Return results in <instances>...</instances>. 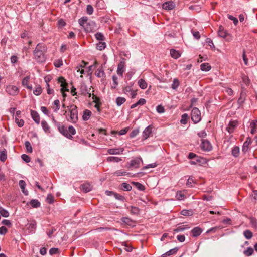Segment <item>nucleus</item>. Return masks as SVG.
Listing matches in <instances>:
<instances>
[{
  "mask_svg": "<svg viewBox=\"0 0 257 257\" xmlns=\"http://www.w3.org/2000/svg\"><path fill=\"white\" fill-rule=\"evenodd\" d=\"M47 47L43 43H39L33 51L34 59L38 62H43L45 60V53L46 52Z\"/></svg>",
  "mask_w": 257,
  "mask_h": 257,
  "instance_id": "nucleus-1",
  "label": "nucleus"
},
{
  "mask_svg": "<svg viewBox=\"0 0 257 257\" xmlns=\"http://www.w3.org/2000/svg\"><path fill=\"white\" fill-rule=\"evenodd\" d=\"M68 108H69L70 116L67 118V120L72 123H76L78 119L77 106L75 105H71L68 106Z\"/></svg>",
  "mask_w": 257,
  "mask_h": 257,
  "instance_id": "nucleus-2",
  "label": "nucleus"
},
{
  "mask_svg": "<svg viewBox=\"0 0 257 257\" xmlns=\"http://www.w3.org/2000/svg\"><path fill=\"white\" fill-rule=\"evenodd\" d=\"M52 120L53 122L57 126L59 131L63 134L65 137H67L68 139H72L73 137L71 136L68 133L67 130V128L65 127L64 125H61L59 123H58L54 118V117L52 116Z\"/></svg>",
  "mask_w": 257,
  "mask_h": 257,
  "instance_id": "nucleus-3",
  "label": "nucleus"
},
{
  "mask_svg": "<svg viewBox=\"0 0 257 257\" xmlns=\"http://www.w3.org/2000/svg\"><path fill=\"white\" fill-rule=\"evenodd\" d=\"M191 115V119L195 123L199 122L201 119V112L199 109L196 107L192 109Z\"/></svg>",
  "mask_w": 257,
  "mask_h": 257,
  "instance_id": "nucleus-4",
  "label": "nucleus"
},
{
  "mask_svg": "<svg viewBox=\"0 0 257 257\" xmlns=\"http://www.w3.org/2000/svg\"><path fill=\"white\" fill-rule=\"evenodd\" d=\"M6 91L11 95H16L19 93V89L16 86L9 85L6 87Z\"/></svg>",
  "mask_w": 257,
  "mask_h": 257,
  "instance_id": "nucleus-5",
  "label": "nucleus"
},
{
  "mask_svg": "<svg viewBox=\"0 0 257 257\" xmlns=\"http://www.w3.org/2000/svg\"><path fill=\"white\" fill-rule=\"evenodd\" d=\"M143 162L142 158L140 157H137L133 159L131 161L128 168L132 167L138 168L140 166V162Z\"/></svg>",
  "mask_w": 257,
  "mask_h": 257,
  "instance_id": "nucleus-6",
  "label": "nucleus"
},
{
  "mask_svg": "<svg viewBox=\"0 0 257 257\" xmlns=\"http://www.w3.org/2000/svg\"><path fill=\"white\" fill-rule=\"evenodd\" d=\"M87 20L88 18L87 17H83L79 19L78 22L79 25L82 26L86 32H89L91 31V29L89 28L87 25L86 26H84L85 24L87 23Z\"/></svg>",
  "mask_w": 257,
  "mask_h": 257,
  "instance_id": "nucleus-7",
  "label": "nucleus"
},
{
  "mask_svg": "<svg viewBox=\"0 0 257 257\" xmlns=\"http://www.w3.org/2000/svg\"><path fill=\"white\" fill-rule=\"evenodd\" d=\"M200 146L201 149L204 151H209L212 149V146L211 144L207 140H202Z\"/></svg>",
  "mask_w": 257,
  "mask_h": 257,
  "instance_id": "nucleus-8",
  "label": "nucleus"
},
{
  "mask_svg": "<svg viewBox=\"0 0 257 257\" xmlns=\"http://www.w3.org/2000/svg\"><path fill=\"white\" fill-rule=\"evenodd\" d=\"M238 125V121L237 120L230 121L226 127V130L229 133H232L234 132L235 127Z\"/></svg>",
  "mask_w": 257,
  "mask_h": 257,
  "instance_id": "nucleus-9",
  "label": "nucleus"
},
{
  "mask_svg": "<svg viewBox=\"0 0 257 257\" xmlns=\"http://www.w3.org/2000/svg\"><path fill=\"white\" fill-rule=\"evenodd\" d=\"M175 7V4L171 1L166 2L163 4L162 8L166 10H171Z\"/></svg>",
  "mask_w": 257,
  "mask_h": 257,
  "instance_id": "nucleus-10",
  "label": "nucleus"
},
{
  "mask_svg": "<svg viewBox=\"0 0 257 257\" xmlns=\"http://www.w3.org/2000/svg\"><path fill=\"white\" fill-rule=\"evenodd\" d=\"M125 62L121 61L117 66V73L118 75L122 76L124 71Z\"/></svg>",
  "mask_w": 257,
  "mask_h": 257,
  "instance_id": "nucleus-11",
  "label": "nucleus"
},
{
  "mask_svg": "<svg viewBox=\"0 0 257 257\" xmlns=\"http://www.w3.org/2000/svg\"><path fill=\"white\" fill-rule=\"evenodd\" d=\"M218 36L220 37L224 38H227L229 36V34L224 30V27L222 26H220L218 31Z\"/></svg>",
  "mask_w": 257,
  "mask_h": 257,
  "instance_id": "nucleus-12",
  "label": "nucleus"
},
{
  "mask_svg": "<svg viewBox=\"0 0 257 257\" xmlns=\"http://www.w3.org/2000/svg\"><path fill=\"white\" fill-rule=\"evenodd\" d=\"M252 141L250 137H247L246 140L244 143L242 150L244 152H246L248 150L249 146L251 143Z\"/></svg>",
  "mask_w": 257,
  "mask_h": 257,
  "instance_id": "nucleus-13",
  "label": "nucleus"
},
{
  "mask_svg": "<svg viewBox=\"0 0 257 257\" xmlns=\"http://www.w3.org/2000/svg\"><path fill=\"white\" fill-rule=\"evenodd\" d=\"M123 151V149L121 148H112V149H109L107 150L108 153L111 155H114V154H122Z\"/></svg>",
  "mask_w": 257,
  "mask_h": 257,
  "instance_id": "nucleus-14",
  "label": "nucleus"
},
{
  "mask_svg": "<svg viewBox=\"0 0 257 257\" xmlns=\"http://www.w3.org/2000/svg\"><path fill=\"white\" fill-rule=\"evenodd\" d=\"M152 127L151 125L147 126L143 132V137L144 139H147L152 133Z\"/></svg>",
  "mask_w": 257,
  "mask_h": 257,
  "instance_id": "nucleus-15",
  "label": "nucleus"
},
{
  "mask_svg": "<svg viewBox=\"0 0 257 257\" xmlns=\"http://www.w3.org/2000/svg\"><path fill=\"white\" fill-rule=\"evenodd\" d=\"M31 114L33 120L37 124L40 123V116L39 114L34 110H31Z\"/></svg>",
  "mask_w": 257,
  "mask_h": 257,
  "instance_id": "nucleus-16",
  "label": "nucleus"
},
{
  "mask_svg": "<svg viewBox=\"0 0 257 257\" xmlns=\"http://www.w3.org/2000/svg\"><path fill=\"white\" fill-rule=\"evenodd\" d=\"M202 232V229L199 227H196L191 230V233L193 237H197L199 236Z\"/></svg>",
  "mask_w": 257,
  "mask_h": 257,
  "instance_id": "nucleus-17",
  "label": "nucleus"
},
{
  "mask_svg": "<svg viewBox=\"0 0 257 257\" xmlns=\"http://www.w3.org/2000/svg\"><path fill=\"white\" fill-rule=\"evenodd\" d=\"M29 80H30V76H28L24 77L22 80V84L23 86H25L28 89L31 90L32 89V85H28Z\"/></svg>",
  "mask_w": 257,
  "mask_h": 257,
  "instance_id": "nucleus-18",
  "label": "nucleus"
},
{
  "mask_svg": "<svg viewBox=\"0 0 257 257\" xmlns=\"http://www.w3.org/2000/svg\"><path fill=\"white\" fill-rule=\"evenodd\" d=\"M80 189L85 193H87L91 190V187L89 184L85 183L80 186Z\"/></svg>",
  "mask_w": 257,
  "mask_h": 257,
  "instance_id": "nucleus-19",
  "label": "nucleus"
},
{
  "mask_svg": "<svg viewBox=\"0 0 257 257\" xmlns=\"http://www.w3.org/2000/svg\"><path fill=\"white\" fill-rule=\"evenodd\" d=\"M91 112L90 110L86 109L83 111L82 119L84 121L88 120L91 115Z\"/></svg>",
  "mask_w": 257,
  "mask_h": 257,
  "instance_id": "nucleus-20",
  "label": "nucleus"
},
{
  "mask_svg": "<svg viewBox=\"0 0 257 257\" xmlns=\"http://www.w3.org/2000/svg\"><path fill=\"white\" fill-rule=\"evenodd\" d=\"M178 250V247H175L173 249H170L167 252L164 253L162 255L163 257H166L167 256H170L171 255L175 254Z\"/></svg>",
  "mask_w": 257,
  "mask_h": 257,
  "instance_id": "nucleus-21",
  "label": "nucleus"
},
{
  "mask_svg": "<svg viewBox=\"0 0 257 257\" xmlns=\"http://www.w3.org/2000/svg\"><path fill=\"white\" fill-rule=\"evenodd\" d=\"M250 126L251 127V133L254 134L257 131V120H253L251 121Z\"/></svg>",
  "mask_w": 257,
  "mask_h": 257,
  "instance_id": "nucleus-22",
  "label": "nucleus"
},
{
  "mask_svg": "<svg viewBox=\"0 0 257 257\" xmlns=\"http://www.w3.org/2000/svg\"><path fill=\"white\" fill-rule=\"evenodd\" d=\"M7 158V151L5 149L1 150L0 151V160L2 162H5Z\"/></svg>",
  "mask_w": 257,
  "mask_h": 257,
  "instance_id": "nucleus-23",
  "label": "nucleus"
},
{
  "mask_svg": "<svg viewBox=\"0 0 257 257\" xmlns=\"http://www.w3.org/2000/svg\"><path fill=\"white\" fill-rule=\"evenodd\" d=\"M211 67L208 63H202L200 65V69L202 71H207L211 69Z\"/></svg>",
  "mask_w": 257,
  "mask_h": 257,
  "instance_id": "nucleus-24",
  "label": "nucleus"
},
{
  "mask_svg": "<svg viewBox=\"0 0 257 257\" xmlns=\"http://www.w3.org/2000/svg\"><path fill=\"white\" fill-rule=\"evenodd\" d=\"M29 203L33 208H38L40 206V202L37 199L31 200Z\"/></svg>",
  "mask_w": 257,
  "mask_h": 257,
  "instance_id": "nucleus-25",
  "label": "nucleus"
},
{
  "mask_svg": "<svg viewBox=\"0 0 257 257\" xmlns=\"http://www.w3.org/2000/svg\"><path fill=\"white\" fill-rule=\"evenodd\" d=\"M130 173H127L126 171H123L122 170H117L113 173V175L115 176H125L129 175Z\"/></svg>",
  "mask_w": 257,
  "mask_h": 257,
  "instance_id": "nucleus-26",
  "label": "nucleus"
},
{
  "mask_svg": "<svg viewBox=\"0 0 257 257\" xmlns=\"http://www.w3.org/2000/svg\"><path fill=\"white\" fill-rule=\"evenodd\" d=\"M138 85L142 89H145L147 87V83L143 79H141L138 81Z\"/></svg>",
  "mask_w": 257,
  "mask_h": 257,
  "instance_id": "nucleus-27",
  "label": "nucleus"
},
{
  "mask_svg": "<svg viewBox=\"0 0 257 257\" xmlns=\"http://www.w3.org/2000/svg\"><path fill=\"white\" fill-rule=\"evenodd\" d=\"M58 81L61 83V86L62 87L61 91H63L64 89L67 87L66 86L67 85V83L65 82V79L63 77H61L58 78Z\"/></svg>",
  "mask_w": 257,
  "mask_h": 257,
  "instance_id": "nucleus-28",
  "label": "nucleus"
},
{
  "mask_svg": "<svg viewBox=\"0 0 257 257\" xmlns=\"http://www.w3.org/2000/svg\"><path fill=\"white\" fill-rule=\"evenodd\" d=\"M132 188V186L126 183H122L121 185V189L123 191H131Z\"/></svg>",
  "mask_w": 257,
  "mask_h": 257,
  "instance_id": "nucleus-29",
  "label": "nucleus"
},
{
  "mask_svg": "<svg viewBox=\"0 0 257 257\" xmlns=\"http://www.w3.org/2000/svg\"><path fill=\"white\" fill-rule=\"evenodd\" d=\"M170 54L171 56L175 59H177L180 56L179 52L175 49H171L170 50Z\"/></svg>",
  "mask_w": 257,
  "mask_h": 257,
  "instance_id": "nucleus-30",
  "label": "nucleus"
},
{
  "mask_svg": "<svg viewBox=\"0 0 257 257\" xmlns=\"http://www.w3.org/2000/svg\"><path fill=\"white\" fill-rule=\"evenodd\" d=\"M95 73L96 76L99 78L103 77L105 75V73L102 67L96 70Z\"/></svg>",
  "mask_w": 257,
  "mask_h": 257,
  "instance_id": "nucleus-31",
  "label": "nucleus"
},
{
  "mask_svg": "<svg viewBox=\"0 0 257 257\" xmlns=\"http://www.w3.org/2000/svg\"><path fill=\"white\" fill-rule=\"evenodd\" d=\"M246 94L244 92L242 91L240 93V97L238 100V102L239 104H241L244 103L245 100Z\"/></svg>",
  "mask_w": 257,
  "mask_h": 257,
  "instance_id": "nucleus-32",
  "label": "nucleus"
},
{
  "mask_svg": "<svg viewBox=\"0 0 257 257\" xmlns=\"http://www.w3.org/2000/svg\"><path fill=\"white\" fill-rule=\"evenodd\" d=\"M130 211L133 215H138L139 214L140 209L137 207L131 206Z\"/></svg>",
  "mask_w": 257,
  "mask_h": 257,
  "instance_id": "nucleus-33",
  "label": "nucleus"
},
{
  "mask_svg": "<svg viewBox=\"0 0 257 257\" xmlns=\"http://www.w3.org/2000/svg\"><path fill=\"white\" fill-rule=\"evenodd\" d=\"M121 160L122 159L118 157L110 156L107 158V161L108 162H118Z\"/></svg>",
  "mask_w": 257,
  "mask_h": 257,
  "instance_id": "nucleus-34",
  "label": "nucleus"
},
{
  "mask_svg": "<svg viewBox=\"0 0 257 257\" xmlns=\"http://www.w3.org/2000/svg\"><path fill=\"white\" fill-rule=\"evenodd\" d=\"M0 214L4 217H8L9 216V212L1 206H0Z\"/></svg>",
  "mask_w": 257,
  "mask_h": 257,
  "instance_id": "nucleus-35",
  "label": "nucleus"
},
{
  "mask_svg": "<svg viewBox=\"0 0 257 257\" xmlns=\"http://www.w3.org/2000/svg\"><path fill=\"white\" fill-rule=\"evenodd\" d=\"M41 125L43 129L45 132H49L50 127L46 121H45V120H43L41 122Z\"/></svg>",
  "mask_w": 257,
  "mask_h": 257,
  "instance_id": "nucleus-36",
  "label": "nucleus"
},
{
  "mask_svg": "<svg viewBox=\"0 0 257 257\" xmlns=\"http://www.w3.org/2000/svg\"><path fill=\"white\" fill-rule=\"evenodd\" d=\"M121 221L125 224L128 225H133V223H134L133 220L128 217L122 218Z\"/></svg>",
  "mask_w": 257,
  "mask_h": 257,
  "instance_id": "nucleus-37",
  "label": "nucleus"
},
{
  "mask_svg": "<svg viewBox=\"0 0 257 257\" xmlns=\"http://www.w3.org/2000/svg\"><path fill=\"white\" fill-rule=\"evenodd\" d=\"M126 101V99L124 97H118L116 99V103L118 106H120L123 104Z\"/></svg>",
  "mask_w": 257,
  "mask_h": 257,
  "instance_id": "nucleus-38",
  "label": "nucleus"
},
{
  "mask_svg": "<svg viewBox=\"0 0 257 257\" xmlns=\"http://www.w3.org/2000/svg\"><path fill=\"white\" fill-rule=\"evenodd\" d=\"M239 154V148L237 146H235L233 148L232 150V155L235 157L238 156Z\"/></svg>",
  "mask_w": 257,
  "mask_h": 257,
  "instance_id": "nucleus-39",
  "label": "nucleus"
},
{
  "mask_svg": "<svg viewBox=\"0 0 257 257\" xmlns=\"http://www.w3.org/2000/svg\"><path fill=\"white\" fill-rule=\"evenodd\" d=\"M188 119V115L186 113L183 114L181 116V119L180 120L181 123L183 124H186L187 123Z\"/></svg>",
  "mask_w": 257,
  "mask_h": 257,
  "instance_id": "nucleus-40",
  "label": "nucleus"
},
{
  "mask_svg": "<svg viewBox=\"0 0 257 257\" xmlns=\"http://www.w3.org/2000/svg\"><path fill=\"white\" fill-rule=\"evenodd\" d=\"M19 184L20 187L22 189V191L23 192V193H24L25 194L27 195V193L25 191V187L26 186L25 182L22 180H20L19 182Z\"/></svg>",
  "mask_w": 257,
  "mask_h": 257,
  "instance_id": "nucleus-41",
  "label": "nucleus"
},
{
  "mask_svg": "<svg viewBox=\"0 0 257 257\" xmlns=\"http://www.w3.org/2000/svg\"><path fill=\"white\" fill-rule=\"evenodd\" d=\"M179 86V81L177 78H175L173 80V83L171 86V88L173 89L176 90Z\"/></svg>",
  "mask_w": 257,
  "mask_h": 257,
  "instance_id": "nucleus-42",
  "label": "nucleus"
},
{
  "mask_svg": "<svg viewBox=\"0 0 257 257\" xmlns=\"http://www.w3.org/2000/svg\"><path fill=\"white\" fill-rule=\"evenodd\" d=\"M106 47V43L104 42L100 41L97 44V49L99 50H102Z\"/></svg>",
  "mask_w": 257,
  "mask_h": 257,
  "instance_id": "nucleus-43",
  "label": "nucleus"
},
{
  "mask_svg": "<svg viewBox=\"0 0 257 257\" xmlns=\"http://www.w3.org/2000/svg\"><path fill=\"white\" fill-rule=\"evenodd\" d=\"M243 234L245 238L247 239L251 238L253 236L252 233L249 230H246L244 231Z\"/></svg>",
  "mask_w": 257,
  "mask_h": 257,
  "instance_id": "nucleus-44",
  "label": "nucleus"
},
{
  "mask_svg": "<svg viewBox=\"0 0 257 257\" xmlns=\"http://www.w3.org/2000/svg\"><path fill=\"white\" fill-rule=\"evenodd\" d=\"M176 197L177 199L179 200H183L185 198V195L181 191L177 192Z\"/></svg>",
  "mask_w": 257,
  "mask_h": 257,
  "instance_id": "nucleus-45",
  "label": "nucleus"
},
{
  "mask_svg": "<svg viewBox=\"0 0 257 257\" xmlns=\"http://www.w3.org/2000/svg\"><path fill=\"white\" fill-rule=\"evenodd\" d=\"M137 188L140 191H144L145 189V186L139 182H133Z\"/></svg>",
  "mask_w": 257,
  "mask_h": 257,
  "instance_id": "nucleus-46",
  "label": "nucleus"
},
{
  "mask_svg": "<svg viewBox=\"0 0 257 257\" xmlns=\"http://www.w3.org/2000/svg\"><path fill=\"white\" fill-rule=\"evenodd\" d=\"M189 228V227H188V225L180 226H179V227H177L176 228H175L174 230V231L175 232H180V231H183L185 229Z\"/></svg>",
  "mask_w": 257,
  "mask_h": 257,
  "instance_id": "nucleus-47",
  "label": "nucleus"
},
{
  "mask_svg": "<svg viewBox=\"0 0 257 257\" xmlns=\"http://www.w3.org/2000/svg\"><path fill=\"white\" fill-rule=\"evenodd\" d=\"M25 147H26L27 152H28V153L32 152V147L31 146L30 143L29 141L25 142Z\"/></svg>",
  "mask_w": 257,
  "mask_h": 257,
  "instance_id": "nucleus-48",
  "label": "nucleus"
},
{
  "mask_svg": "<svg viewBox=\"0 0 257 257\" xmlns=\"http://www.w3.org/2000/svg\"><path fill=\"white\" fill-rule=\"evenodd\" d=\"M254 252V250L251 247H248L246 250L244 251V254L246 256L251 255Z\"/></svg>",
  "mask_w": 257,
  "mask_h": 257,
  "instance_id": "nucleus-49",
  "label": "nucleus"
},
{
  "mask_svg": "<svg viewBox=\"0 0 257 257\" xmlns=\"http://www.w3.org/2000/svg\"><path fill=\"white\" fill-rule=\"evenodd\" d=\"M181 214L184 216H191L193 213L191 210L184 209L181 211Z\"/></svg>",
  "mask_w": 257,
  "mask_h": 257,
  "instance_id": "nucleus-50",
  "label": "nucleus"
},
{
  "mask_svg": "<svg viewBox=\"0 0 257 257\" xmlns=\"http://www.w3.org/2000/svg\"><path fill=\"white\" fill-rule=\"evenodd\" d=\"M54 65L56 67L59 68L63 65V61L61 59H59L55 60Z\"/></svg>",
  "mask_w": 257,
  "mask_h": 257,
  "instance_id": "nucleus-51",
  "label": "nucleus"
},
{
  "mask_svg": "<svg viewBox=\"0 0 257 257\" xmlns=\"http://www.w3.org/2000/svg\"><path fill=\"white\" fill-rule=\"evenodd\" d=\"M195 181L194 179V177L192 176L189 177V179L187 180L186 185L188 187H192V183H194Z\"/></svg>",
  "mask_w": 257,
  "mask_h": 257,
  "instance_id": "nucleus-52",
  "label": "nucleus"
},
{
  "mask_svg": "<svg viewBox=\"0 0 257 257\" xmlns=\"http://www.w3.org/2000/svg\"><path fill=\"white\" fill-rule=\"evenodd\" d=\"M92 99L93 100V102H94L96 103L95 107H96L98 111H100L99 104L98 103L99 99L95 95H94L92 96Z\"/></svg>",
  "mask_w": 257,
  "mask_h": 257,
  "instance_id": "nucleus-53",
  "label": "nucleus"
},
{
  "mask_svg": "<svg viewBox=\"0 0 257 257\" xmlns=\"http://www.w3.org/2000/svg\"><path fill=\"white\" fill-rule=\"evenodd\" d=\"M95 38L97 40L99 41H103L104 40V35L100 32H97L95 34Z\"/></svg>",
  "mask_w": 257,
  "mask_h": 257,
  "instance_id": "nucleus-54",
  "label": "nucleus"
},
{
  "mask_svg": "<svg viewBox=\"0 0 257 257\" xmlns=\"http://www.w3.org/2000/svg\"><path fill=\"white\" fill-rule=\"evenodd\" d=\"M15 122L19 127H22L24 125V120L22 119H19L18 117H15Z\"/></svg>",
  "mask_w": 257,
  "mask_h": 257,
  "instance_id": "nucleus-55",
  "label": "nucleus"
},
{
  "mask_svg": "<svg viewBox=\"0 0 257 257\" xmlns=\"http://www.w3.org/2000/svg\"><path fill=\"white\" fill-rule=\"evenodd\" d=\"M68 133L72 136V135H75L76 133V130L75 128L72 126H69L68 128H67Z\"/></svg>",
  "mask_w": 257,
  "mask_h": 257,
  "instance_id": "nucleus-56",
  "label": "nucleus"
},
{
  "mask_svg": "<svg viewBox=\"0 0 257 257\" xmlns=\"http://www.w3.org/2000/svg\"><path fill=\"white\" fill-rule=\"evenodd\" d=\"M42 92V89L40 86H37L33 91V93L36 95H40Z\"/></svg>",
  "mask_w": 257,
  "mask_h": 257,
  "instance_id": "nucleus-57",
  "label": "nucleus"
},
{
  "mask_svg": "<svg viewBox=\"0 0 257 257\" xmlns=\"http://www.w3.org/2000/svg\"><path fill=\"white\" fill-rule=\"evenodd\" d=\"M139 129H138V128L134 129L130 133V136L131 138H134L139 134Z\"/></svg>",
  "mask_w": 257,
  "mask_h": 257,
  "instance_id": "nucleus-58",
  "label": "nucleus"
},
{
  "mask_svg": "<svg viewBox=\"0 0 257 257\" xmlns=\"http://www.w3.org/2000/svg\"><path fill=\"white\" fill-rule=\"evenodd\" d=\"M54 104L56 106V108L54 109V112H57L60 109V101L57 99L54 101Z\"/></svg>",
  "mask_w": 257,
  "mask_h": 257,
  "instance_id": "nucleus-59",
  "label": "nucleus"
},
{
  "mask_svg": "<svg viewBox=\"0 0 257 257\" xmlns=\"http://www.w3.org/2000/svg\"><path fill=\"white\" fill-rule=\"evenodd\" d=\"M87 13L91 15L93 12V8L91 5H88L86 8Z\"/></svg>",
  "mask_w": 257,
  "mask_h": 257,
  "instance_id": "nucleus-60",
  "label": "nucleus"
},
{
  "mask_svg": "<svg viewBox=\"0 0 257 257\" xmlns=\"http://www.w3.org/2000/svg\"><path fill=\"white\" fill-rule=\"evenodd\" d=\"M242 81L243 83L246 85H248L250 83V80L248 76L246 75H243L242 77Z\"/></svg>",
  "mask_w": 257,
  "mask_h": 257,
  "instance_id": "nucleus-61",
  "label": "nucleus"
},
{
  "mask_svg": "<svg viewBox=\"0 0 257 257\" xmlns=\"http://www.w3.org/2000/svg\"><path fill=\"white\" fill-rule=\"evenodd\" d=\"M227 17L229 19L233 21L235 25H236L238 24V21L236 18L230 15H228Z\"/></svg>",
  "mask_w": 257,
  "mask_h": 257,
  "instance_id": "nucleus-62",
  "label": "nucleus"
},
{
  "mask_svg": "<svg viewBox=\"0 0 257 257\" xmlns=\"http://www.w3.org/2000/svg\"><path fill=\"white\" fill-rule=\"evenodd\" d=\"M21 158L23 159V160H24L26 163H29L30 162V160H31L30 157L29 156H28L27 155L23 154L21 156Z\"/></svg>",
  "mask_w": 257,
  "mask_h": 257,
  "instance_id": "nucleus-63",
  "label": "nucleus"
},
{
  "mask_svg": "<svg viewBox=\"0 0 257 257\" xmlns=\"http://www.w3.org/2000/svg\"><path fill=\"white\" fill-rule=\"evenodd\" d=\"M156 110L158 113H162L164 112L165 109L163 106L159 105L157 106Z\"/></svg>",
  "mask_w": 257,
  "mask_h": 257,
  "instance_id": "nucleus-64",
  "label": "nucleus"
}]
</instances>
